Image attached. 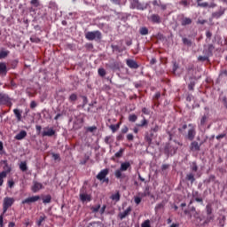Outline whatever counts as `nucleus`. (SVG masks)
Here are the masks:
<instances>
[{"label": "nucleus", "instance_id": "obj_1", "mask_svg": "<svg viewBox=\"0 0 227 227\" xmlns=\"http://www.w3.org/2000/svg\"><path fill=\"white\" fill-rule=\"evenodd\" d=\"M86 40H102V33L98 30L85 33Z\"/></svg>", "mask_w": 227, "mask_h": 227}, {"label": "nucleus", "instance_id": "obj_2", "mask_svg": "<svg viewBox=\"0 0 227 227\" xmlns=\"http://www.w3.org/2000/svg\"><path fill=\"white\" fill-rule=\"evenodd\" d=\"M109 175V168H105L101 170L96 176L99 182H102L103 184H109V177H106Z\"/></svg>", "mask_w": 227, "mask_h": 227}, {"label": "nucleus", "instance_id": "obj_3", "mask_svg": "<svg viewBox=\"0 0 227 227\" xmlns=\"http://www.w3.org/2000/svg\"><path fill=\"white\" fill-rule=\"evenodd\" d=\"M15 203V199L12 197H5L3 202V214H6L8 212V208L12 207Z\"/></svg>", "mask_w": 227, "mask_h": 227}, {"label": "nucleus", "instance_id": "obj_4", "mask_svg": "<svg viewBox=\"0 0 227 227\" xmlns=\"http://www.w3.org/2000/svg\"><path fill=\"white\" fill-rule=\"evenodd\" d=\"M128 169H130V162L125 161L121 164L120 169H117L115 171V177L116 178H121V173L123 171H127Z\"/></svg>", "mask_w": 227, "mask_h": 227}, {"label": "nucleus", "instance_id": "obj_5", "mask_svg": "<svg viewBox=\"0 0 227 227\" xmlns=\"http://www.w3.org/2000/svg\"><path fill=\"white\" fill-rule=\"evenodd\" d=\"M188 127L189 129L187 134L185 135V137L189 141H194V138L196 137V127L192 124H189Z\"/></svg>", "mask_w": 227, "mask_h": 227}, {"label": "nucleus", "instance_id": "obj_6", "mask_svg": "<svg viewBox=\"0 0 227 227\" xmlns=\"http://www.w3.org/2000/svg\"><path fill=\"white\" fill-rule=\"evenodd\" d=\"M56 135V130H54V129L52 128H43V132H42V136L43 137H52V136Z\"/></svg>", "mask_w": 227, "mask_h": 227}, {"label": "nucleus", "instance_id": "obj_7", "mask_svg": "<svg viewBox=\"0 0 227 227\" xmlns=\"http://www.w3.org/2000/svg\"><path fill=\"white\" fill-rule=\"evenodd\" d=\"M126 65L129 67V68H131L133 70H137L139 68V64L132 59H126Z\"/></svg>", "mask_w": 227, "mask_h": 227}, {"label": "nucleus", "instance_id": "obj_8", "mask_svg": "<svg viewBox=\"0 0 227 227\" xmlns=\"http://www.w3.org/2000/svg\"><path fill=\"white\" fill-rule=\"evenodd\" d=\"M38 200H40V196L35 195V196H32L29 198L25 199L24 200H22V205H31V203H35V201H38Z\"/></svg>", "mask_w": 227, "mask_h": 227}, {"label": "nucleus", "instance_id": "obj_9", "mask_svg": "<svg viewBox=\"0 0 227 227\" xmlns=\"http://www.w3.org/2000/svg\"><path fill=\"white\" fill-rule=\"evenodd\" d=\"M2 164H4V171L0 172V173H4L5 176H8V173H12V167L10 165H8V160H2L1 161Z\"/></svg>", "mask_w": 227, "mask_h": 227}, {"label": "nucleus", "instance_id": "obj_10", "mask_svg": "<svg viewBox=\"0 0 227 227\" xmlns=\"http://www.w3.org/2000/svg\"><path fill=\"white\" fill-rule=\"evenodd\" d=\"M201 145H203V142H201L200 144H199L197 141H193L191 143L190 145V150L192 152H200V148H201Z\"/></svg>", "mask_w": 227, "mask_h": 227}, {"label": "nucleus", "instance_id": "obj_11", "mask_svg": "<svg viewBox=\"0 0 227 227\" xmlns=\"http://www.w3.org/2000/svg\"><path fill=\"white\" fill-rule=\"evenodd\" d=\"M10 104V98L6 94L0 93V105Z\"/></svg>", "mask_w": 227, "mask_h": 227}, {"label": "nucleus", "instance_id": "obj_12", "mask_svg": "<svg viewBox=\"0 0 227 227\" xmlns=\"http://www.w3.org/2000/svg\"><path fill=\"white\" fill-rule=\"evenodd\" d=\"M80 200L83 203H84V201H91V195L84 193L83 192H81Z\"/></svg>", "mask_w": 227, "mask_h": 227}, {"label": "nucleus", "instance_id": "obj_13", "mask_svg": "<svg viewBox=\"0 0 227 227\" xmlns=\"http://www.w3.org/2000/svg\"><path fill=\"white\" fill-rule=\"evenodd\" d=\"M43 184L36 181H34V184L32 186V191L34 192H38V191H40V189H43Z\"/></svg>", "mask_w": 227, "mask_h": 227}, {"label": "nucleus", "instance_id": "obj_14", "mask_svg": "<svg viewBox=\"0 0 227 227\" xmlns=\"http://www.w3.org/2000/svg\"><path fill=\"white\" fill-rule=\"evenodd\" d=\"M7 73H8V69L6 67V64L0 63V75H2V77H4V75H6Z\"/></svg>", "mask_w": 227, "mask_h": 227}, {"label": "nucleus", "instance_id": "obj_15", "mask_svg": "<svg viewBox=\"0 0 227 227\" xmlns=\"http://www.w3.org/2000/svg\"><path fill=\"white\" fill-rule=\"evenodd\" d=\"M130 212H132V207H129L124 212L119 214L120 219H125V217H127V215H129Z\"/></svg>", "mask_w": 227, "mask_h": 227}, {"label": "nucleus", "instance_id": "obj_16", "mask_svg": "<svg viewBox=\"0 0 227 227\" xmlns=\"http://www.w3.org/2000/svg\"><path fill=\"white\" fill-rule=\"evenodd\" d=\"M192 24V20L191 18L183 17L181 19V26H189Z\"/></svg>", "mask_w": 227, "mask_h": 227}, {"label": "nucleus", "instance_id": "obj_17", "mask_svg": "<svg viewBox=\"0 0 227 227\" xmlns=\"http://www.w3.org/2000/svg\"><path fill=\"white\" fill-rule=\"evenodd\" d=\"M150 20H152L154 24H160V17L157 14H153L150 16Z\"/></svg>", "mask_w": 227, "mask_h": 227}, {"label": "nucleus", "instance_id": "obj_18", "mask_svg": "<svg viewBox=\"0 0 227 227\" xmlns=\"http://www.w3.org/2000/svg\"><path fill=\"white\" fill-rule=\"evenodd\" d=\"M222 15H224V9L223 8H221L218 12L212 13L213 19H219V17H222Z\"/></svg>", "mask_w": 227, "mask_h": 227}, {"label": "nucleus", "instance_id": "obj_19", "mask_svg": "<svg viewBox=\"0 0 227 227\" xmlns=\"http://www.w3.org/2000/svg\"><path fill=\"white\" fill-rule=\"evenodd\" d=\"M26 136H27V132H26V130H21L19 134L16 135L15 139H17L18 141H20L24 139Z\"/></svg>", "mask_w": 227, "mask_h": 227}, {"label": "nucleus", "instance_id": "obj_20", "mask_svg": "<svg viewBox=\"0 0 227 227\" xmlns=\"http://www.w3.org/2000/svg\"><path fill=\"white\" fill-rule=\"evenodd\" d=\"M215 219V215H207L206 220L204 221V224H208V223L214 222Z\"/></svg>", "mask_w": 227, "mask_h": 227}, {"label": "nucleus", "instance_id": "obj_21", "mask_svg": "<svg viewBox=\"0 0 227 227\" xmlns=\"http://www.w3.org/2000/svg\"><path fill=\"white\" fill-rule=\"evenodd\" d=\"M192 197L194 198L195 201H197V203H203V199L200 198V192H194L192 193Z\"/></svg>", "mask_w": 227, "mask_h": 227}, {"label": "nucleus", "instance_id": "obj_22", "mask_svg": "<svg viewBox=\"0 0 227 227\" xmlns=\"http://www.w3.org/2000/svg\"><path fill=\"white\" fill-rule=\"evenodd\" d=\"M186 180L188 182H191V184H194V182H196V178H194V174L192 173H188L186 175Z\"/></svg>", "mask_w": 227, "mask_h": 227}, {"label": "nucleus", "instance_id": "obj_23", "mask_svg": "<svg viewBox=\"0 0 227 227\" xmlns=\"http://www.w3.org/2000/svg\"><path fill=\"white\" fill-rule=\"evenodd\" d=\"M201 1L203 0H196L197 6H199L200 8H208V3L207 2L202 3Z\"/></svg>", "mask_w": 227, "mask_h": 227}, {"label": "nucleus", "instance_id": "obj_24", "mask_svg": "<svg viewBox=\"0 0 227 227\" xmlns=\"http://www.w3.org/2000/svg\"><path fill=\"white\" fill-rule=\"evenodd\" d=\"M213 212H214V208H212V205L211 204H207L206 206L207 215H214Z\"/></svg>", "mask_w": 227, "mask_h": 227}, {"label": "nucleus", "instance_id": "obj_25", "mask_svg": "<svg viewBox=\"0 0 227 227\" xmlns=\"http://www.w3.org/2000/svg\"><path fill=\"white\" fill-rule=\"evenodd\" d=\"M87 227H104V223L100 222H94V223H89Z\"/></svg>", "mask_w": 227, "mask_h": 227}, {"label": "nucleus", "instance_id": "obj_26", "mask_svg": "<svg viewBox=\"0 0 227 227\" xmlns=\"http://www.w3.org/2000/svg\"><path fill=\"white\" fill-rule=\"evenodd\" d=\"M120 125H121V122H118L116 125L112 124L109 126V128L111 129L112 132H116V130H118V129H120Z\"/></svg>", "mask_w": 227, "mask_h": 227}, {"label": "nucleus", "instance_id": "obj_27", "mask_svg": "<svg viewBox=\"0 0 227 227\" xmlns=\"http://www.w3.org/2000/svg\"><path fill=\"white\" fill-rule=\"evenodd\" d=\"M20 171H27V163L26 161H21L20 164Z\"/></svg>", "mask_w": 227, "mask_h": 227}, {"label": "nucleus", "instance_id": "obj_28", "mask_svg": "<svg viewBox=\"0 0 227 227\" xmlns=\"http://www.w3.org/2000/svg\"><path fill=\"white\" fill-rule=\"evenodd\" d=\"M125 152V149L121 148L115 154L114 157H116V159H120V157H123V153Z\"/></svg>", "mask_w": 227, "mask_h": 227}, {"label": "nucleus", "instance_id": "obj_29", "mask_svg": "<svg viewBox=\"0 0 227 227\" xmlns=\"http://www.w3.org/2000/svg\"><path fill=\"white\" fill-rule=\"evenodd\" d=\"M51 200H52V197H51V195H46L43 199V203H44V205H47V203H51Z\"/></svg>", "mask_w": 227, "mask_h": 227}, {"label": "nucleus", "instance_id": "obj_30", "mask_svg": "<svg viewBox=\"0 0 227 227\" xmlns=\"http://www.w3.org/2000/svg\"><path fill=\"white\" fill-rule=\"evenodd\" d=\"M207 121H208V117L207 115L202 116L200 120L201 127H205V125L207 124Z\"/></svg>", "mask_w": 227, "mask_h": 227}, {"label": "nucleus", "instance_id": "obj_31", "mask_svg": "<svg viewBox=\"0 0 227 227\" xmlns=\"http://www.w3.org/2000/svg\"><path fill=\"white\" fill-rule=\"evenodd\" d=\"M139 33H140V35L145 36V35H148V28L146 27H143L140 28Z\"/></svg>", "mask_w": 227, "mask_h": 227}, {"label": "nucleus", "instance_id": "obj_32", "mask_svg": "<svg viewBox=\"0 0 227 227\" xmlns=\"http://www.w3.org/2000/svg\"><path fill=\"white\" fill-rule=\"evenodd\" d=\"M90 210L93 214H97L100 210V204L91 207Z\"/></svg>", "mask_w": 227, "mask_h": 227}, {"label": "nucleus", "instance_id": "obj_33", "mask_svg": "<svg viewBox=\"0 0 227 227\" xmlns=\"http://www.w3.org/2000/svg\"><path fill=\"white\" fill-rule=\"evenodd\" d=\"M146 125H148V121L142 117L141 123L137 124V127H146Z\"/></svg>", "mask_w": 227, "mask_h": 227}, {"label": "nucleus", "instance_id": "obj_34", "mask_svg": "<svg viewBox=\"0 0 227 227\" xmlns=\"http://www.w3.org/2000/svg\"><path fill=\"white\" fill-rule=\"evenodd\" d=\"M6 174L0 172V187H2L3 184L4 183V178H6Z\"/></svg>", "mask_w": 227, "mask_h": 227}, {"label": "nucleus", "instance_id": "obj_35", "mask_svg": "<svg viewBox=\"0 0 227 227\" xmlns=\"http://www.w3.org/2000/svg\"><path fill=\"white\" fill-rule=\"evenodd\" d=\"M182 40L184 45H187L188 47H191V45H192V42H191V40H189L188 38L184 37Z\"/></svg>", "mask_w": 227, "mask_h": 227}, {"label": "nucleus", "instance_id": "obj_36", "mask_svg": "<svg viewBox=\"0 0 227 227\" xmlns=\"http://www.w3.org/2000/svg\"><path fill=\"white\" fill-rule=\"evenodd\" d=\"M152 137H153V133L145 136V141L148 143V145H152V141H153Z\"/></svg>", "mask_w": 227, "mask_h": 227}, {"label": "nucleus", "instance_id": "obj_37", "mask_svg": "<svg viewBox=\"0 0 227 227\" xmlns=\"http://www.w3.org/2000/svg\"><path fill=\"white\" fill-rule=\"evenodd\" d=\"M142 198H145L146 196H150V187H145V190L143 193H141Z\"/></svg>", "mask_w": 227, "mask_h": 227}, {"label": "nucleus", "instance_id": "obj_38", "mask_svg": "<svg viewBox=\"0 0 227 227\" xmlns=\"http://www.w3.org/2000/svg\"><path fill=\"white\" fill-rule=\"evenodd\" d=\"M148 8V4L143 5L141 3L138 2V4L137 5V10H146Z\"/></svg>", "mask_w": 227, "mask_h": 227}, {"label": "nucleus", "instance_id": "obj_39", "mask_svg": "<svg viewBox=\"0 0 227 227\" xmlns=\"http://www.w3.org/2000/svg\"><path fill=\"white\" fill-rule=\"evenodd\" d=\"M47 219V216L43 215L39 217V220L37 221V226H42V223Z\"/></svg>", "mask_w": 227, "mask_h": 227}, {"label": "nucleus", "instance_id": "obj_40", "mask_svg": "<svg viewBox=\"0 0 227 227\" xmlns=\"http://www.w3.org/2000/svg\"><path fill=\"white\" fill-rule=\"evenodd\" d=\"M191 169H192V171H193L194 173H196V171H198V164H197L195 161H193V162L192 163Z\"/></svg>", "mask_w": 227, "mask_h": 227}, {"label": "nucleus", "instance_id": "obj_41", "mask_svg": "<svg viewBox=\"0 0 227 227\" xmlns=\"http://www.w3.org/2000/svg\"><path fill=\"white\" fill-rule=\"evenodd\" d=\"M76 118L77 120L74 121V125H80V127H82L84 121L82 120V118H79V117H76Z\"/></svg>", "mask_w": 227, "mask_h": 227}, {"label": "nucleus", "instance_id": "obj_42", "mask_svg": "<svg viewBox=\"0 0 227 227\" xmlns=\"http://www.w3.org/2000/svg\"><path fill=\"white\" fill-rule=\"evenodd\" d=\"M105 143L106 145H111V143H113V137L111 136L106 137H105Z\"/></svg>", "mask_w": 227, "mask_h": 227}, {"label": "nucleus", "instance_id": "obj_43", "mask_svg": "<svg viewBox=\"0 0 227 227\" xmlns=\"http://www.w3.org/2000/svg\"><path fill=\"white\" fill-rule=\"evenodd\" d=\"M75 100H77V94H71L70 97H69V101L71 102H75Z\"/></svg>", "mask_w": 227, "mask_h": 227}, {"label": "nucleus", "instance_id": "obj_44", "mask_svg": "<svg viewBox=\"0 0 227 227\" xmlns=\"http://www.w3.org/2000/svg\"><path fill=\"white\" fill-rule=\"evenodd\" d=\"M8 54H10V51H0V58H6V56H8Z\"/></svg>", "mask_w": 227, "mask_h": 227}, {"label": "nucleus", "instance_id": "obj_45", "mask_svg": "<svg viewBox=\"0 0 227 227\" xmlns=\"http://www.w3.org/2000/svg\"><path fill=\"white\" fill-rule=\"evenodd\" d=\"M98 72V75H100V77H105V75H106V69L99 68Z\"/></svg>", "mask_w": 227, "mask_h": 227}, {"label": "nucleus", "instance_id": "obj_46", "mask_svg": "<svg viewBox=\"0 0 227 227\" xmlns=\"http://www.w3.org/2000/svg\"><path fill=\"white\" fill-rule=\"evenodd\" d=\"M137 4H139V0H131L132 8H137Z\"/></svg>", "mask_w": 227, "mask_h": 227}, {"label": "nucleus", "instance_id": "obj_47", "mask_svg": "<svg viewBox=\"0 0 227 227\" xmlns=\"http://www.w3.org/2000/svg\"><path fill=\"white\" fill-rule=\"evenodd\" d=\"M112 200H115V201H120V193H115L112 195Z\"/></svg>", "mask_w": 227, "mask_h": 227}, {"label": "nucleus", "instance_id": "obj_48", "mask_svg": "<svg viewBox=\"0 0 227 227\" xmlns=\"http://www.w3.org/2000/svg\"><path fill=\"white\" fill-rule=\"evenodd\" d=\"M161 208H164V203H160V204H157V206L155 207V210H156V212L158 211V210H160Z\"/></svg>", "mask_w": 227, "mask_h": 227}, {"label": "nucleus", "instance_id": "obj_49", "mask_svg": "<svg viewBox=\"0 0 227 227\" xmlns=\"http://www.w3.org/2000/svg\"><path fill=\"white\" fill-rule=\"evenodd\" d=\"M31 4H33V6H35V8H38V6H40V3L38 2V0H31Z\"/></svg>", "mask_w": 227, "mask_h": 227}, {"label": "nucleus", "instance_id": "obj_50", "mask_svg": "<svg viewBox=\"0 0 227 227\" xmlns=\"http://www.w3.org/2000/svg\"><path fill=\"white\" fill-rule=\"evenodd\" d=\"M141 227H151L150 226V220H145L142 224Z\"/></svg>", "mask_w": 227, "mask_h": 227}, {"label": "nucleus", "instance_id": "obj_51", "mask_svg": "<svg viewBox=\"0 0 227 227\" xmlns=\"http://www.w3.org/2000/svg\"><path fill=\"white\" fill-rule=\"evenodd\" d=\"M185 129H187V124H184L181 128H178V131L182 134Z\"/></svg>", "mask_w": 227, "mask_h": 227}, {"label": "nucleus", "instance_id": "obj_52", "mask_svg": "<svg viewBox=\"0 0 227 227\" xmlns=\"http://www.w3.org/2000/svg\"><path fill=\"white\" fill-rule=\"evenodd\" d=\"M30 42H33L34 43H38L40 42V39L37 37H30Z\"/></svg>", "mask_w": 227, "mask_h": 227}, {"label": "nucleus", "instance_id": "obj_53", "mask_svg": "<svg viewBox=\"0 0 227 227\" xmlns=\"http://www.w3.org/2000/svg\"><path fill=\"white\" fill-rule=\"evenodd\" d=\"M129 121H136L137 120V116L129 115Z\"/></svg>", "mask_w": 227, "mask_h": 227}, {"label": "nucleus", "instance_id": "obj_54", "mask_svg": "<svg viewBox=\"0 0 227 227\" xmlns=\"http://www.w3.org/2000/svg\"><path fill=\"white\" fill-rule=\"evenodd\" d=\"M127 139H128V141H134V135L128 134L127 135Z\"/></svg>", "mask_w": 227, "mask_h": 227}, {"label": "nucleus", "instance_id": "obj_55", "mask_svg": "<svg viewBox=\"0 0 227 227\" xmlns=\"http://www.w3.org/2000/svg\"><path fill=\"white\" fill-rule=\"evenodd\" d=\"M106 208H107V207L106 205H104L101 208H99V214H104V212H106Z\"/></svg>", "mask_w": 227, "mask_h": 227}, {"label": "nucleus", "instance_id": "obj_56", "mask_svg": "<svg viewBox=\"0 0 227 227\" xmlns=\"http://www.w3.org/2000/svg\"><path fill=\"white\" fill-rule=\"evenodd\" d=\"M13 185H15V182H13V180H9L8 186L10 187V189H12V187H13Z\"/></svg>", "mask_w": 227, "mask_h": 227}, {"label": "nucleus", "instance_id": "obj_57", "mask_svg": "<svg viewBox=\"0 0 227 227\" xmlns=\"http://www.w3.org/2000/svg\"><path fill=\"white\" fill-rule=\"evenodd\" d=\"M176 70H178V64L174 63V66H173V73H174V74H176Z\"/></svg>", "mask_w": 227, "mask_h": 227}, {"label": "nucleus", "instance_id": "obj_58", "mask_svg": "<svg viewBox=\"0 0 227 227\" xmlns=\"http://www.w3.org/2000/svg\"><path fill=\"white\" fill-rule=\"evenodd\" d=\"M208 52H210V54H212V52L214 51L215 47L212 44H208Z\"/></svg>", "mask_w": 227, "mask_h": 227}, {"label": "nucleus", "instance_id": "obj_59", "mask_svg": "<svg viewBox=\"0 0 227 227\" xmlns=\"http://www.w3.org/2000/svg\"><path fill=\"white\" fill-rule=\"evenodd\" d=\"M88 130H89V132H95V130H97V127H95V126L89 127Z\"/></svg>", "mask_w": 227, "mask_h": 227}, {"label": "nucleus", "instance_id": "obj_60", "mask_svg": "<svg viewBox=\"0 0 227 227\" xmlns=\"http://www.w3.org/2000/svg\"><path fill=\"white\" fill-rule=\"evenodd\" d=\"M135 203L137 205H139V203H141V198L140 197H135Z\"/></svg>", "mask_w": 227, "mask_h": 227}, {"label": "nucleus", "instance_id": "obj_61", "mask_svg": "<svg viewBox=\"0 0 227 227\" xmlns=\"http://www.w3.org/2000/svg\"><path fill=\"white\" fill-rule=\"evenodd\" d=\"M35 129L37 130V134H41L42 133V126L37 125V126H35Z\"/></svg>", "mask_w": 227, "mask_h": 227}, {"label": "nucleus", "instance_id": "obj_62", "mask_svg": "<svg viewBox=\"0 0 227 227\" xmlns=\"http://www.w3.org/2000/svg\"><path fill=\"white\" fill-rule=\"evenodd\" d=\"M198 59H199V61H207V57H205V56H200V57L198 58Z\"/></svg>", "mask_w": 227, "mask_h": 227}, {"label": "nucleus", "instance_id": "obj_63", "mask_svg": "<svg viewBox=\"0 0 227 227\" xmlns=\"http://www.w3.org/2000/svg\"><path fill=\"white\" fill-rule=\"evenodd\" d=\"M52 158L54 159V160H58V159H59V154H58V153H53V154H52Z\"/></svg>", "mask_w": 227, "mask_h": 227}, {"label": "nucleus", "instance_id": "obj_64", "mask_svg": "<svg viewBox=\"0 0 227 227\" xmlns=\"http://www.w3.org/2000/svg\"><path fill=\"white\" fill-rule=\"evenodd\" d=\"M226 137V134H221V135H218L216 136V139H223V137Z\"/></svg>", "mask_w": 227, "mask_h": 227}]
</instances>
